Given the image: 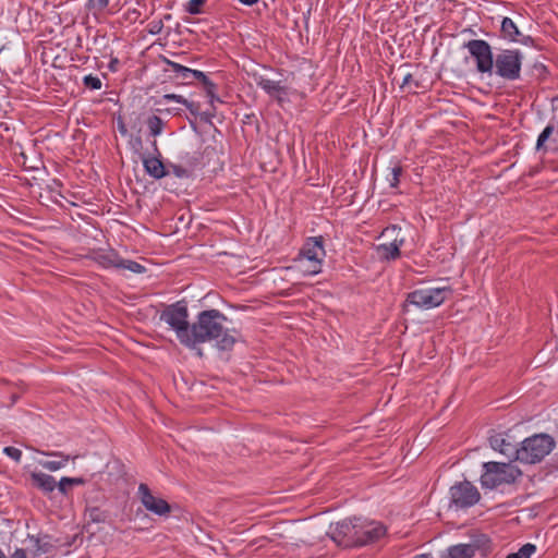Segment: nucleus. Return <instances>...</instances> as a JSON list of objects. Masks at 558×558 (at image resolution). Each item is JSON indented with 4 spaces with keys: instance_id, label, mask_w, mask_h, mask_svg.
Segmentation results:
<instances>
[{
    "instance_id": "obj_1",
    "label": "nucleus",
    "mask_w": 558,
    "mask_h": 558,
    "mask_svg": "<svg viewBox=\"0 0 558 558\" xmlns=\"http://www.w3.org/2000/svg\"><path fill=\"white\" fill-rule=\"evenodd\" d=\"M227 322L228 318L215 308L198 313L196 320L192 324L186 348L194 349L199 343L215 342L219 350H231L239 335L235 329L226 327Z\"/></svg>"
},
{
    "instance_id": "obj_2",
    "label": "nucleus",
    "mask_w": 558,
    "mask_h": 558,
    "mask_svg": "<svg viewBox=\"0 0 558 558\" xmlns=\"http://www.w3.org/2000/svg\"><path fill=\"white\" fill-rule=\"evenodd\" d=\"M177 335L181 344L187 345L192 324L189 322L187 303L184 300L165 306L159 316Z\"/></svg>"
},
{
    "instance_id": "obj_3",
    "label": "nucleus",
    "mask_w": 558,
    "mask_h": 558,
    "mask_svg": "<svg viewBox=\"0 0 558 558\" xmlns=\"http://www.w3.org/2000/svg\"><path fill=\"white\" fill-rule=\"evenodd\" d=\"M522 476V471L511 464L504 462H485L483 463V473L480 482L483 488L495 489L500 485L513 484Z\"/></svg>"
},
{
    "instance_id": "obj_4",
    "label": "nucleus",
    "mask_w": 558,
    "mask_h": 558,
    "mask_svg": "<svg viewBox=\"0 0 558 558\" xmlns=\"http://www.w3.org/2000/svg\"><path fill=\"white\" fill-rule=\"evenodd\" d=\"M555 445L554 438L548 434H535L520 444L517 461L524 464L538 463L553 451Z\"/></svg>"
},
{
    "instance_id": "obj_5",
    "label": "nucleus",
    "mask_w": 558,
    "mask_h": 558,
    "mask_svg": "<svg viewBox=\"0 0 558 558\" xmlns=\"http://www.w3.org/2000/svg\"><path fill=\"white\" fill-rule=\"evenodd\" d=\"M452 293L449 287L417 289L410 292L403 304V312L408 311L409 305L429 310L441 305Z\"/></svg>"
},
{
    "instance_id": "obj_6",
    "label": "nucleus",
    "mask_w": 558,
    "mask_h": 558,
    "mask_svg": "<svg viewBox=\"0 0 558 558\" xmlns=\"http://www.w3.org/2000/svg\"><path fill=\"white\" fill-rule=\"evenodd\" d=\"M523 56L518 49H504L494 59L495 74L507 81L520 78Z\"/></svg>"
},
{
    "instance_id": "obj_7",
    "label": "nucleus",
    "mask_w": 558,
    "mask_h": 558,
    "mask_svg": "<svg viewBox=\"0 0 558 558\" xmlns=\"http://www.w3.org/2000/svg\"><path fill=\"white\" fill-rule=\"evenodd\" d=\"M450 508L469 509L476 505L481 499L477 487L469 481H462L453 484L449 489Z\"/></svg>"
},
{
    "instance_id": "obj_8",
    "label": "nucleus",
    "mask_w": 558,
    "mask_h": 558,
    "mask_svg": "<svg viewBox=\"0 0 558 558\" xmlns=\"http://www.w3.org/2000/svg\"><path fill=\"white\" fill-rule=\"evenodd\" d=\"M464 48L468 49L471 57L476 62V70L480 73H488L489 75L494 72V54L490 45L484 39H471L464 44Z\"/></svg>"
},
{
    "instance_id": "obj_9",
    "label": "nucleus",
    "mask_w": 558,
    "mask_h": 558,
    "mask_svg": "<svg viewBox=\"0 0 558 558\" xmlns=\"http://www.w3.org/2000/svg\"><path fill=\"white\" fill-rule=\"evenodd\" d=\"M329 535L339 546L344 548L361 546V538L356 535V518L344 519L330 526Z\"/></svg>"
},
{
    "instance_id": "obj_10",
    "label": "nucleus",
    "mask_w": 558,
    "mask_h": 558,
    "mask_svg": "<svg viewBox=\"0 0 558 558\" xmlns=\"http://www.w3.org/2000/svg\"><path fill=\"white\" fill-rule=\"evenodd\" d=\"M301 256V260L306 259L312 263V268L305 270L307 274L316 275L320 272L322 260L325 257L323 238H311L302 248Z\"/></svg>"
},
{
    "instance_id": "obj_11",
    "label": "nucleus",
    "mask_w": 558,
    "mask_h": 558,
    "mask_svg": "<svg viewBox=\"0 0 558 558\" xmlns=\"http://www.w3.org/2000/svg\"><path fill=\"white\" fill-rule=\"evenodd\" d=\"M137 494L142 505L147 511L159 517L168 515L171 512V506L168 501L154 496L146 484H140Z\"/></svg>"
},
{
    "instance_id": "obj_12",
    "label": "nucleus",
    "mask_w": 558,
    "mask_h": 558,
    "mask_svg": "<svg viewBox=\"0 0 558 558\" xmlns=\"http://www.w3.org/2000/svg\"><path fill=\"white\" fill-rule=\"evenodd\" d=\"M386 532V526L380 522L356 518V535L361 538V546L377 542Z\"/></svg>"
},
{
    "instance_id": "obj_13",
    "label": "nucleus",
    "mask_w": 558,
    "mask_h": 558,
    "mask_svg": "<svg viewBox=\"0 0 558 558\" xmlns=\"http://www.w3.org/2000/svg\"><path fill=\"white\" fill-rule=\"evenodd\" d=\"M33 544L32 557L38 558L41 555H54L58 548V541L49 534L28 535Z\"/></svg>"
},
{
    "instance_id": "obj_14",
    "label": "nucleus",
    "mask_w": 558,
    "mask_h": 558,
    "mask_svg": "<svg viewBox=\"0 0 558 558\" xmlns=\"http://www.w3.org/2000/svg\"><path fill=\"white\" fill-rule=\"evenodd\" d=\"M500 37L512 43L533 46L534 39L529 35H522L517 24L510 17H504L500 27Z\"/></svg>"
},
{
    "instance_id": "obj_15",
    "label": "nucleus",
    "mask_w": 558,
    "mask_h": 558,
    "mask_svg": "<svg viewBox=\"0 0 558 558\" xmlns=\"http://www.w3.org/2000/svg\"><path fill=\"white\" fill-rule=\"evenodd\" d=\"M489 445L495 451H498L510 459L517 460L518 446L511 442L505 434L498 433L492 435L489 437Z\"/></svg>"
},
{
    "instance_id": "obj_16",
    "label": "nucleus",
    "mask_w": 558,
    "mask_h": 558,
    "mask_svg": "<svg viewBox=\"0 0 558 558\" xmlns=\"http://www.w3.org/2000/svg\"><path fill=\"white\" fill-rule=\"evenodd\" d=\"M403 243L404 239L396 235L392 242L388 244H379L376 250L380 258L386 260H395L400 257V247L403 245Z\"/></svg>"
},
{
    "instance_id": "obj_17",
    "label": "nucleus",
    "mask_w": 558,
    "mask_h": 558,
    "mask_svg": "<svg viewBox=\"0 0 558 558\" xmlns=\"http://www.w3.org/2000/svg\"><path fill=\"white\" fill-rule=\"evenodd\" d=\"M32 485L48 495L52 493L57 487V482L52 475L44 472H32L31 473Z\"/></svg>"
},
{
    "instance_id": "obj_18",
    "label": "nucleus",
    "mask_w": 558,
    "mask_h": 558,
    "mask_svg": "<svg viewBox=\"0 0 558 558\" xmlns=\"http://www.w3.org/2000/svg\"><path fill=\"white\" fill-rule=\"evenodd\" d=\"M477 548L478 546L475 544L453 545L440 558H473Z\"/></svg>"
},
{
    "instance_id": "obj_19",
    "label": "nucleus",
    "mask_w": 558,
    "mask_h": 558,
    "mask_svg": "<svg viewBox=\"0 0 558 558\" xmlns=\"http://www.w3.org/2000/svg\"><path fill=\"white\" fill-rule=\"evenodd\" d=\"M143 165L145 171L154 179H161L167 177L166 165L158 157H144Z\"/></svg>"
},
{
    "instance_id": "obj_20",
    "label": "nucleus",
    "mask_w": 558,
    "mask_h": 558,
    "mask_svg": "<svg viewBox=\"0 0 558 558\" xmlns=\"http://www.w3.org/2000/svg\"><path fill=\"white\" fill-rule=\"evenodd\" d=\"M39 452L45 456L60 458V460H58V461L52 460V461H40L39 462L44 469L51 471V472H54V471H58V470L64 468L66 465L68 461L71 459V457L69 454H64L62 451H51V452L39 451Z\"/></svg>"
},
{
    "instance_id": "obj_21",
    "label": "nucleus",
    "mask_w": 558,
    "mask_h": 558,
    "mask_svg": "<svg viewBox=\"0 0 558 558\" xmlns=\"http://www.w3.org/2000/svg\"><path fill=\"white\" fill-rule=\"evenodd\" d=\"M257 85L263 88L269 96L276 97L280 100V94H287L284 86L280 82L271 81L268 78L259 77Z\"/></svg>"
},
{
    "instance_id": "obj_22",
    "label": "nucleus",
    "mask_w": 558,
    "mask_h": 558,
    "mask_svg": "<svg viewBox=\"0 0 558 558\" xmlns=\"http://www.w3.org/2000/svg\"><path fill=\"white\" fill-rule=\"evenodd\" d=\"M120 258L121 257L113 251L107 253H97L94 257L96 263L105 268H119Z\"/></svg>"
},
{
    "instance_id": "obj_23",
    "label": "nucleus",
    "mask_w": 558,
    "mask_h": 558,
    "mask_svg": "<svg viewBox=\"0 0 558 558\" xmlns=\"http://www.w3.org/2000/svg\"><path fill=\"white\" fill-rule=\"evenodd\" d=\"M85 515L88 522L93 523H104L109 517L108 512L99 507H87L85 510Z\"/></svg>"
},
{
    "instance_id": "obj_24",
    "label": "nucleus",
    "mask_w": 558,
    "mask_h": 558,
    "mask_svg": "<svg viewBox=\"0 0 558 558\" xmlns=\"http://www.w3.org/2000/svg\"><path fill=\"white\" fill-rule=\"evenodd\" d=\"M146 124L149 130V135L154 137L160 135L165 126V122L162 121V119L155 114L148 117Z\"/></svg>"
},
{
    "instance_id": "obj_25",
    "label": "nucleus",
    "mask_w": 558,
    "mask_h": 558,
    "mask_svg": "<svg viewBox=\"0 0 558 558\" xmlns=\"http://www.w3.org/2000/svg\"><path fill=\"white\" fill-rule=\"evenodd\" d=\"M207 0H190L184 5V11L191 15H197L204 13L203 7Z\"/></svg>"
},
{
    "instance_id": "obj_26",
    "label": "nucleus",
    "mask_w": 558,
    "mask_h": 558,
    "mask_svg": "<svg viewBox=\"0 0 558 558\" xmlns=\"http://www.w3.org/2000/svg\"><path fill=\"white\" fill-rule=\"evenodd\" d=\"M536 550V546L527 543L523 545L517 553L509 554L506 558H530Z\"/></svg>"
},
{
    "instance_id": "obj_27",
    "label": "nucleus",
    "mask_w": 558,
    "mask_h": 558,
    "mask_svg": "<svg viewBox=\"0 0 558 558\" xmlns=\"http://www.w3.org/2000/svg\"><path fill=\"white\" fill-rule=\"evenodd\" d=\"M554 130H555L554 125L549 124L542 131V133L538 135L537 142H536L537 150H543V149L546 150L545 143L553 135Z\"/></svg>"
},
{
    "instance_id": "obj_28",
    "label": "nucleus",
    "mask_w": 558,
    "mask_h": 558,
    "mask_svg": "<svg viewBox=\"0 0 558 558\" xmlns=\"http://www.w3.org/2000/svg\"><path fill=\"white\" fill-rule=\"evenodd\" d=\"M119 268L129 269L135 274H142L145 271V267L134 260H126L120 258Z\"/></svg>"
},
{
    "instance_id": "obj_29",
    "label": "nucleus",
    "mask_w": 558,
    "mask_h": 558,
    "mask_svg": "<svg viewBox=\"0 0 558 558\" xmlns=\"http://www.w3.org/2000/svg\"><path fill=\"white\" fill-rule=\"evenodd\" d=\"M167 175L174 174L178 178H187L189 171L179 165L168 163L166 165Z\"/></svg>"
},
{
    "instance_id": "obj_30",
    "label": "nucleus",
    "mask_w": 558,
    "mask_h": 558,
    "mask_svg": "<svg viewBox=\"0 0 558 558\" xmlns=\"http://www.w3.org/2000/svg\"><path fill=\"white\" fill-rule=\"evenodd\" d=\"M109 4V0H88L87 9L94 14L102 12Z\"/></svg>"
},
{
    "instance_id": "obj_31",
    "label": "nucleus",
    "mask_w": 558,
    "mask_h": 558,
    "mask_svg": "<svg viewBox=\"0 0 558 558\" xmlns=\"http://www.w3.org/2000/svg\"><path fill=\"white\" fill-rule=\"evenodd\" d=\"M83 84L86 88L89 89H100L102 86V83L99 77L94 76L92 74H88L83 77Z\"/></svg>"
},
{
    "instance_id": "obj_32",
    "label": "nucleus",
    "mask_w": 558,
    "mask_h": 558,
    "mask_svg": "<svg viewBox=\"0 0 558 558\" xmlns=\"http://www.w3.org/2000/svg\"><path fill=\"white\" fill-rule=\"evenodd\" d=\"M205 87V90H206V94L208 97H210V102L213 104L214 99L216 98L215 97V92H216V84H214L208 77L207 75L205 74V78L203 80H198Z\"/></svg>"
},
{
    "instance_id": "obj_33",
    "label": "nucleus",
    "mask_w": 558,
    "mask_h": 558,
    "mask_svg": "<svg viewBox=\"0 0 558 558\" xmlns=\"http://www.w3.org/2000/svg\"><path fill=\"white\" fill-rule=\"evenodd\" d=\"M403 169L401 166H395L391 169V179H389V184L391 187H397L400 183V177L402 175Z\"/></svg>"
},
{
    "instance_id": "obj_34",
    "label": "nucleus",
    "mask_w": 558,
    "mask_h": 558,
    "mask_svg": "<svg viewBox=\"0 0 558 558\" xmlns=\"http://www.w3.org/2000/svg\"><path fill=\"white\" fill-rule=\"evenodd\" d=\"M3 452L15 462H20L22 459V451L19 448L9 446L3 449Z\"/></svg>"
},
{
    "instance_id": "obj_35",
    "label": "nucleus",
    "mask_w": 558,
    "mask_h": 558,
    "mask_svg": "<svg viewBox=\"0 0 558 558\" xmlns=\"http://www.w3.org/2000/svg\"><path fill=\"white\" fill-rule=\"evenodd\" d=\"M184 106L187 108V110L193 114V116H199L201 113V106L197 102H194V101H189L186 99V102H184Z\"/></svg>"
},
{
    "instance_id": "obj_36",
    "label": "nucleus",
    "mask_w": 558,
    "mask_h": 558,
    "mask_svg": "<svg viewBox=\"0 0 558 558\" xmlns=\"http://www.w3.org/2000/svg\"><path fill=\"white\" fill-rule=\"evenodd\" d=\"M214 117H215V108H213V110L201 111V113H199L201 121H203L205 123H209V124H213L211 120Z\"/></svg>"
},
{
    "instance_id": "obj_37",
    "label": "nucleus",
    "mask_w": 558,
    "mask_h": 558,
    "mask_svg": "<svg viewBox=\"0 0 558 558\" xmlns=\"http://www.w3.org/2000/svg\"><path fill=\"white\" fill-rule=\"evenodd\" d=\"M57 487L59 489V492L66 496L70 492V489L73 487V486H70V483L69 482H64V477H62L58 483H57Z\"/></svg>"
},
{
    "instance_id": "obj_38",
    "label": "nucleus",
    "mask_w": 558,
    "mask_h": 558,
    "mask_svg": "<svg viewBox=\"0 0 558 558\" xmlns=\"http://www.w3.org/2000/svg\"><path fill=\"white\" fill-rule=\"evenodd\" d=\"M177 78L181 80L183 84L190 83L192 81L191 69L185 66V71L180 72Z\"/></svg>"
},
{
    "instance_id": "obj_39",
    "label": "nucleus",
    "mask_w": 558,
    "mask_h": 558,
    "mask_svg": "<svg viewBox=\"0 0 558 558\" xmlns=\"http://www.w3.org/2000/svg\"><path fill=\"white\" fill-rule=\"evenodd\" d=\"M163 99L168 100V101H175V102H179L182 105H184V102H186V98H184L181 95H177V94H166V95H163Z\"/></svg>"
},
{
    "instance_id": "obj_40",
    "label": "nucleus",
    "mask_w": 558,
    "mask_h": 558,
    "mask_svg": "<svg viewBox=\"0 0 558 558\" xmlns=\"http://www.w3.org/2000/svg\"><path fill=\"white\" fill-rule=\"evenodd\" d=\"M163 27L162 21H153L149 24V33L150 34H159Z\"/></svg>"
},
{
    "instance_id": "obj_41",
    "label": "nucleus",
    "mask_w": 558,
    "mask_h": 558,
    "mask_svg": "<svg viewBox=\"0 0 558 558\" xmlns=\"http://www.w3.org/2000/svg\"><path fill=\"white\" fill-rule=\"evenodd\" d=\"M167 64L168 66L170 68V70L175 73V76L182 72V71H185V66L184 65H181L177 62H173V61H170V60H167Z\"/></svg>"
},
{
    "instance_id": "obj_42",
    "label": "nucleus",
    "mask_w": 558,
    "mask_h": 558,
    "mask_svg": "<svg viewBox=\"0 0 558 558\" xmlns=\"http://www.w3.org/2000/svg\"><path fill=\"white\" fill-rule=\"evenodd\" d=\"M64 482H69L70 486H78V485H84L86 483L85 478H83V477H66V476H64Z\"/></svg>"
},
{
    "instance_id": "obj_43",
    "label": "nucleus",
    "mask_w": 558,
    "mask_h": 558,
    "mask_svg": "<svg viewBox=\"0 0 558 558\" xmlns=\"http://www.w3.org/2000/svg\"><path fill=\"white\" fill-rule=\"evenodd\" d=\"M108 68L111 72H118L120 68L119 59L117 57H111Z\"/></svg>"
},
{
    "instance_id": "obj_44",
    "label": "nucleus",
    "mask_w": 558,
    "mask_h": 558,
    "mask_svg": "<svg viewBox=\"0 0 558 558\" xmlns=\"http://www.w3.org/2000/svg\"><path fill=\"white\" fill-rule=\"evenodd\" d=\"M191 75H192V80H203L205 78V73L202 72V71H198V70H192L191 69Z\"/></svg>"
},
{
    "instance_id": "obj_45",
    "label": "nucleus",
    "mask_w": 558,
    "mask_h": 558,
    "mask_svg": "<svg viewBox=\"0 0 558 558\" xmlns=\"http://www.w3.org/2000/svg\"><path fill=\"white\" fill-rule=\"evenodd\" d=\"M12 558H27L26 550L23 548H17L12 555Z\"/></svg>"
},
{
    "instance_id": "obj_46",
    "label": "nucleus",
    "mask_w": 558,
    "mask_h": 558,
    "mask_svg": "<svg viewBox=\"0 0 558 558\" xmlns=\"http://www.w3.org/2000/svg\"><path fill=\"white\" fill-rule=\"evenodd\" d=\"M118 130L122 135H125L128 133V129L122 120L118 121Z\"/></svg>"
},
{
    "instance_id": "obj_47",
    "label": "nucleus",
    "mask_w": 558,
    "mask_h": 558,
    "mask_svg": "<svg viewBox=\"0 0 558 558\" xmlns=\"http://www.w3.org/2000/svg\"><path fill=\"white\" fill-rule=\"evenodd\" d=\"M399 232L400 231V228H398L397 226H391V227H388L384 230L383 232V235H387L389 233H395V232Z\"/></svg>"
},
{
    "instance_id": "obj_48",
    "label": "nucleus",
    "mask_w": 558,
    "mask_h": 558,
    "mask_svg": "<svg viewBox=\"0 0 558 558\" xmlns=\"http://www.w3.org/2000/svg\"><path fill=\"white\" fill-rule=\"evenodd\" d=\"M412 74L408 73L404 75L401 87L409 85L412 82Z\"/></svg>"
},
{
    "instance_id": "obj_49",
    "label": "nucleus",
    "mask_w": 558,
    "mask_h": 558,
    "mask_svg": "<svg viewBox=\"0 0 558 558\" xmlns=\"http://www.w3.org/2000/svg\"><path fill=\"white\" fill-rule=\"evenodd\" d=\"M242 4L252 7L256 4L259 0H239Z\"/></svg>"
},
{
    "instance_id": "obj_50",
    "label": "nucleus",
    "mask_w": 558,
    "mask_h": 558,
    "mask_svg": "<svg viewBox=\"0 0 558 558\" xmlns=\"http://www.w3.org/2000/svg\"><path fill=\"white\" fill-rule=\"evenodd\" d=\"M413 558H432V557L427 554H421V555L414 556Z\"/></svg>"
},
{
    "instance_id": "obj_51",
    "label": "nucleus",
    "mask_w": 558,
    "mask_h": 558,
    "mask_svg": "<svg viewBox=\"0 0 558 558\" xmlns=\"http://www.w3.org/2000/svg\"><path fill=\"white\" fill-rule=\"evenodd\" d=\"M0 558H8L7 555L2 551L1 548H0Z\"/></svg>"
},
{
    "instance_id": "obj_52",
    "label": "nucleus",
    "mask_w": 558,
    "mask_h": 558,
    "mask_svg": "<svg viewBox=\"0 0 558 558\" xmlns=\"http://www.w3.org/2000/svg\"><path fill=\"white\" fill-rule=\"evenodd\" d=\"M154 147H155V150L157 151L158 148H157V142L156 141H154Z\"/></svg>"
}]
</instances>
